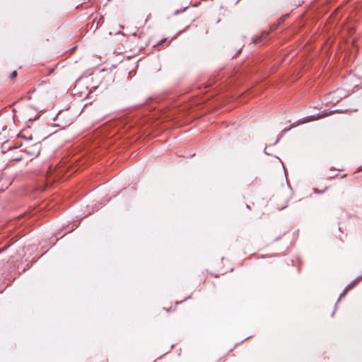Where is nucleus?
<instances>
[{
  "instance_id": "9",
  "label": "nucleus",
  "mask_w": 362,
  "mask_h": 362,
  "mask_svg": "<svg viewBox=\"0 0 362 362\" xmlns=\"http://www.w3.org/2000/svg\"><path fill=\"white\" fill-rule=\"evenodd\" d=\"M22 137L25 138V139L27 140H32L33 137L31 136H28V137H26L25 136H22Z\"/></svg>"
},
{
  "instance_id": "16",
  "label": "nucleus",
  "mask_w": 362,
  "mask_h": 362,
  "mask_svg": "<svg viewBox=\"0 0 362 362\" xmlns=\"http://www.w3.org/2000/svg\"><path fill=\"white\" fill-rule=\"evenodd\" d=\"M74 226L76 228V227H78V225H77V224H76V223H74L73 227H74Z\"/></svg>"
},
{
  "instance_id": "7",
  "label": "nucleus",
  "mask_w": 362,
  "mask_h": 362,
  "mask_svg": "<svg viewBox=\"0 0 362 362\" xmlns=\"http://www.w3.org/2000/svg\"><path fill=\"white\" fill-rule=\"evenodd\" d=\"M362 280V275L357 276L355 279H354L351 282H355V285Z\"/></svg>"
},
{
  "instance_id": "1",
  "label": "nucleus",
  "mask_w": 362,
  "mask_h": 362,
  "mask_svg": "<svg viewBox=\"0 0 362 362\" xmlns=\"http://www.w3.org/2000/svg\"><path fill=\"white\" fill-rule=\"evenodd\" d=\"M42 205H29V208L26 211L27 216L29 218L34 216H39L40 215L45 213L43 210L45 207H41Z\"/></svg>"
},
{
  "instance_id": "5",
  "label": "nucleus",
  "mask_w": 362,
  "mask_h": 362,
  "mask_svg": "<svg viewBox=\"0 0 362 362\" xmlns=\"http://www.w3.org/2000/svg\"><path fill=\"white\" fill-rule=\"evenodd\" d=\"M86 207L89 209V205H86ZM98 208H94L93 206H92V209L91 211L90 210H88V213L87 214H81L79 216H78L77 217L78 218V220H81L83 218H84L85 217H86L87 216L91 214L93 211H98Z\"/></svg>"
},
{
  "instance_id": "2",
  "label": "nucleus",
  "mask_w": 362,
  "mask_h": 362,
  "mask_svg": "<svg viewBox=\"0 0 362 362\" xmlns=\"http://www.w3.org/2000/svg\"><path fill=\"white\" fill-rule=\"evenodd\" d=\"M328 96L329 98H332L331 102H332V103H338L343 98H345L346 96V95L344 93V90L343 89H337L335 91L330 92L328 94Z\"/></svg>"
},
{
  "instance_id": "17",
  "label": "nucleus",
  "mask_w": 362,
  "mask_h": 362,
  "mask_svg": "<svg viewBox=\"0 0 362 362\" xmlns=\"http://www.w3.org/2000/svg\"><path fill=\"white\" fill-rule=\"evenodd\" d=\"M284 209V207H282L281 209H279V211H281V210H283Z\"/></svg>"
},
{
  "instance_id": "11",
  "label": "nucleus",
  "mask_w": 362,
  "mask_h": 362,
  "mask_svg": "<svg viewBox=\"0 0 362 362\" xmlns=\"http://www.w3.org/2000/svg\"><path fill=\"white\" fill-rule=\"evenodd\" d=\"M246 208H247L248 210H251V205H246Z\"/></svg>"
},
{
  "instance_id": "15",
  "label": "nucleus",
  "mask_w": 362,
  "mask_h": 362,
  "mask_svg": "<svg viewBox=\"0 0 362 362\" xmlns=\"http://www.w3.org/2000/svg\"><path fill=\"white\" fill-rule=\"evenodd\" d=\"M287 130L286 129H284L282 132H281V134H284L285 132H286Z\"/></svg>"
},
{
  "instance_id": "13",
  "label": "nucleus",
  "mask_w": 362,
  "mask_h": 362,
  "mask_svg": "<svg viewBox=\"0 0 362 362\" xmlns=\"http://www.w3.org/2000/svg\"><path fill=\"white\" fill-rule=\"evenodd\" d=\"M280 239H281V238H280V237H278V238H275V240H275V241H278V240H279Z\"/></svg>"
},
{
  "instance_id": "20",
  "label": "nucleus",
  "mask_w": 362,
  "mask_h": 362,
  "mask_svg": "<svg viewBox=\"0 0 362 362\" xmlns=\"http://www.w3.org/2000/svg\"><path fill=\"white\" fill-rule=\"evenodd\" d=\"M173 346H174V344H172V345L170 346V349H172Z\"/></svg>"
},
{
  "instance_id": "3",
  "label": "nucleus",
  "mask_w": 362,
  "mask_h": 362,
  "mask_svg": "<svg viewBox=\"0 0 362 362\" xmlns=\"http://www.w3.org/2000/svg\"><path fill=\"white\" fill-rule=\"evenodd\" d=\"M337 111L338 110H333V111H330V112L324 111V112H322V115H311L310 117H305V122H308L313 121V120H315V119H320L322 117H325L326 116H328V115H331L332 113L337 112Z\"/></svg>"
},
{
  "instance_id": "18",
  "label": "nucleus",
  "mask_w": 362,
  "mask_h": 362,
  "mask_svg": "<svg viewBox=\"0 0 362 362\" xmlns=\"http://www.w3.org/2000/svg\"><path fill=\"white\" fill-rule=\"evenodd\" d=\"M182 301H180V302H176V304H179V303H181Z\"/></svg>"
},
{
  "instance_id": "10",
  "label": "nucleus",
  "mask_w": 362,
  "mask_h": 362,
  "mask_svg": "<svg viewBox=\"0 0 362 362\" xmlns=\"http://www.w3.org/2000/svg\"><path fill=\"white\" fill-rule=\"evenodd\" d=\"M63 113H64V112H63L62 111H60V112H59V114L57 115V117H62V115H63Z\"/></svg>"
},
{
  "instance_id": "21",
  "label": "nucleus",
  "mask_w": 362,
  "mask_h": 362,
  "mask_svg": "<svg viewBox=\"0 0 362 362\" xmlns=\"http://www.w3.org/2000/svg\"><path fill=\"white\" fill-rule=\"evenodd\" d=\"M189 297H186L184 300L188 299Z\"/></svg>"
},
{
  "instance_id": "6",
  "label": "nucleus",
  "mask_w": 362,
  "mask_h": 362,
  "mask_svg": "<svg viewBox=\"0 0 362 362\" xmlns=\"http://www.w3.org/2000/svg\"><path fill=\"white\" fill-rule=\"evenodd\" d=\"M17 76V71H13L11 73L10 76H9V78L11 79H13L14 78H16Z\"/></svg>"
},
{
  "instance_id": "12",
  "label": "nucleus",
  "mask_w": 362,
  "mask_h": 362,
  "mask_svg": "<svg viewBox=\"0 0 362 362\" xmlns=\"http://www.w3.org/2000/svg\"><path fill=\"white\" fill-rule=\"evenodd\" d=\"M250 337H247L245 338L244 339H243V340L241 341V342L245 341V340L248 339Z\"/></svg>"
},
{
  "instance_id": "14",
  "label": "nucleus",
  "mask_w": 362,
  "mask_h": 362,
  "mask_svg": "<svg viewBox=\"0 0 362 362\" xmlns=\"http://www.w3.org/2000/svg\"><path fill=\"white\" fill-rule=\"evenodd\" d=\"M334 313H335V310L332 312V315H331V316H332H332H334Z\"/></svg>"
},
{
  "instance_id": "4",
  "label": "nucleus",
  "mask_w": 362,
  "mask_h": 362,
  "mask_svg": "<svg viewBox=\"0 0 362 362\" xmlns=\"http://www.w3.org/2000/svg\"><path fill=\"white\" fill-rule=\"evenodd\" d=\"M355 286V282H351L350 284H349L344 289V291L340 293L339 298H338V300H337V302H339L341 298L344 296H346L348 290L351 289V288H353L354 286Z\"/></svg>"
},
{
  "instance_id": "19",
  "label": "nucleus",
  "mask_w": 362,
  "mask_h": 362,
  "mask_svg": "<svg viewBox=\"0 0 362 362\" xmlns=\"http://www.w3.org/2000/svg\"><path fill=\"white\" fill-rule=\"evenodd\" d=\"M279 138H278V139H276V143H277V142L279 141Z\"/></svg>"
},
{
  "instance_id": "8",
  "label": "nucleus",
  "mask_w": 362,
  "mask_h": 362,
  "mask_svg": "<svg viewBox=\"0 0 362 362\" xmlns=\"http://www.w3.org/2000/svg\"><path fill=\"white\" fill-rule=\"evenodd\" d=\"M9 247V245L4 247L1 250H0V253L3 251H5L7 250V248Z\"/></svg>"
}]
</instances>
